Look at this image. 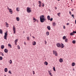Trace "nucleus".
I'll return each mask as SVG.
<instances>
[{
  "label": "nucleus",
  "instance_id": "f257e3e1",
  "mask_svg": "<svg viewBox=\"0 0 76 76\" xmlns=\"http://www.w3.org/2000/svg\"><path fill=\"white\" fill-rule=\"evenodd\" d=\"M40 22H42V23L44 22V21L46 20V19H45V17H44V15L41 16L40 18Z\"/></svg>",
  "mask_w": 76,
  "mask_h": 76
},
{
  "label": "nucleus",
  "instance_id": "f03ea898",
  "mask_svg": "<svg viewBox=\"0 0 76 76\" xmlns=\"http://www.w3.org/2000/svg\"><path fill=\"white\" fill-rule=\"evenodd\" d=\"M27 11L28 13H30L31 12V8L29 7H27Z\"/></svg>",
  "mask_w": 76,
  "mask_h": 76
},
{
  "label": "nucleus",
  "instance_id": "7ed1b4c3",
  "mask_svg": "<svg viewBox=\"0 0 76 76\" xmlns=\"http://www.w3.org/2000/svg\"><path fill=\"white\" fill-rule=\"evenodd\" d=\"M12 30L13 31L14 34H15V32H16V28L15 27V26H13L12 27Z\"/></svg>",
  "mask_w": 76,
  "mask_h": 76
},
{
  "label": "nucleus",
  "instance_id": "20e7f679",
  "mask_svg": "<svg viewBox=\"0 0 76 76\" xmlns=\"http://www.w3.org/2000/svg\"><path fill=\"white\" fill-rule=\"evenodd\" d=\"M7 32H6L5 33V35L4 36V38L5 39H6L7 40Z\"/></svg>",
  "mask_w": 76,
  "mask_h": 76
},
{
  "label": "nucleus",
  "instance_id": "39448f33",
  "mask_svg": "<svg viewBox=\"0 0 76 76\" xmlns=\"http://www.w3.org/2000/svg\"><path fill=\"white\" fill-rule=\"evenodd\" d=\"M58 48H60L61 47V44L60 43H58L56 44Z\"/></svg>",
  "mask_w": 76,
  "mask_h": 76
},
{
  "label": "nucleus",
  "instance_id": "423d86ee",
  "mask_svg": "<svg viewBox=\"0 0 76 76\" xmlns=\"http://www.w3.org/2000/svg\"><path fill=\"white\" fill-rule=\"evenodd\" d=\"M53 53L56 56H57V52H56V51H54V50H53Z\"/></svg>",
  "mask_w": 76,
  "mask_h": 76
},
{
  "label": "nucleus",
  "instance_id": "0eeeda50",
  "mask_svg": "<svg viewBox=\"0 0 76 76\" xmlns=\"http://www.w3.org/2000/svg\"><path fill=\"white\" fill-rule=\"evenodd\" d=\"M13 11L12 10V9H10L9 10V12H10V13L11 14H12L13 13Z\"/></svg>",
  "mask_w": 76,
  "mask_h": 76
},
{
  "label": "nucleus",
  "instance_id": "6e6552de",
  "mask_svg": "<svg viewBox=\"0 0 76 76\" xmlns=\"http://www.w3.org/2000/svg\"><path fill=\"white\" fill-rule=\"evenodd\" d=\"M33 45H36V42L35 41H33L32 42Z\"/></svg>",
  "mask_w": 76,
  "mask_h": 76
},
{
  "label": "nucleus",
  "instance_id": "1a4fd4ad",
  "mask_svg": "<svg viewBox=\"0 0 76 76\" xmlns=\"http://www.w3.org/2000/svg\"><path fill=\"white\" fill-rule=\"evenodd\" d=\"M47 28L48 29V30H49V31L51 30V27H50V26H48L47 27Z\"/></svg>",
  "mask_w": 76,
  "mask_h": 76
},
{
  "label": "nucleus",
  "instance_id": "9d476101",
  "mask_svg": "<svg viewBox=\"0 0 76 76\" xmlns=\"http://www.w3.org/2000/svg\"><path fill=\"white\" fill-rule=\"evenodd\" d=\"M59 62H60V63H62V62H63V59L61 58H60L59 59Z\"/></svg>",
  "mask_w": 76,
  "mask_h": 76
},
{
  "label": "nucleus",
  "instance_id": "9b49d317",
  "mask_svg": "<svg viewBox=\"0 0 76 76\" xmlns=\"http://www.w3.org/2000/svg\"><path fill=\"white\" fill-rule=\"evenodd\" d=\"M47 19L48 20H50V16L49 15H48L47 17Z\"/></svg>",
  "mask_w": 76,
  "mask_h": 76
},
{
  "label": "nucleus",
  "instance_id": "f8f14e48",
  "mask_svg": "<svg viewBox=\"0 0 76 76\" xmlns=\"http://www.w3.org/2000/svg\"><path fill=\"white\" fill-rule=\"evenodd\" d=\"M4 52H5L6 53H7L8 52V50L7 49H5L4 50Z\"/></svg>",
  "mask_w": 76,
  "mask_h": 76
},
{
  "label": "nucleus",
  "instance_id": "ddd939ff",
  "mask_svg": "<svg viewBox=\"0 0 76 76\" xmlns=\"http://www.w3.org/2000/svg\"><path fill=\"white\" fill-rule=\"evenodd\" d=\"M16 19L17 21H19V20H20L19 19V17H17Z\"/></svg>",
  "mask_w": 76,
  "mask_h": 76
},
{
  "label": "nucleus",
  "instance_id": "4468645a",
  "mask_svg": "<svg viewBox=\"0 0 76 76\" xmlns=\"http://www.w3.org/2000/svg\"><path fill=\"white\" fill-rule=\"evenodd\" d=\"M8 46L9 47V48H12L11 45L10 44H8Z\"/></svg>",
  "mask_w": 76,
  "mask_h": 76
},
{
  "label": "nucleus",
  "instance_id": "2eb2a0df",
  "mask_svg": "<svg viewBox=\"0 0 76 76\" xmlns=\"http://www.w3.org/2000/svg\"><path fill=\"white\" fill-rule=\"evenodd\" d=\"M72 66H75V63L74 62H73L72 64Z\"/></svg>",
  "mask_w": 76,
  "mask_h": 76
},
{
  "label": "nucleus",
  "instance_id": "dca6fc26",
  "mask_svg": "<svg viewBox=\"0 0 76 76\" xmlns=\"http://www.w3.org/2000/svg\"><path fill=\"white\" fill-rule=\"evenodd\" d=\"M19 7H17L16 8V11H17V12H19Z\"/></svg>",
  "mask_w": 76,
  "mask_h": 76
},
{
  "label": "nucleus",
  "instance_id": "f3484780",
  "mask_svg": "<svg viewBox=\"0 0 76 76\" xmlns=\"http://www.w3.org/2000/svg\"><path fill=\"white\" fill-rule=\"evenodd\" d=\"M61 48H63L64 47V45L63 44H62L61 45Z\"/></svg>",
  "mask_w": 76,
  "mask_h": 76
},
{
  "label": "nucleus",
  "instance_id": "a211bd4d",
  "mask_svg": "<svg viewBox=\"0 0 76 76\" xmlns=\"http://www.w3.org/2000/svg\"><path fill=\"white\" fill-rule=\"evenodd\" d=\"M4 48V45H1V49H3Z\"/></svg>",
  "mask_w": 76,
  "mask_h": 76
},
{
  "label": "nucleus",
  "instance_id": "6ab92c4d",
  "mask_svg": "<svg viewBox=\"0 0 76 76\" xmlns=\"http://www.w3.org/2000/svg\"><path fill=\"white\" fill-rule=\"evenodd\" d=\"M6 23V27H9V24L7 23V22H5Z\"/></svg>",
  "mask_w": 76,
  "mask_h": 76
},
{
  "label": "nucleus",
  "instance_id": "aec40b11",
  "mask_svg": "<svg viewBox=\"0 0 76 76\" xmlns=\"http://www.w3.org/2000/svg\"><path fill=\"white\" fill-rule=\"evenodd\" d=\"M0 54L1 55V56H4V54L2 52H0Z\"/></svg>",
  "mask_w": 76,
  "mask_h": 76
},
{
  "label": "nucleus",
  "instance_id": "412c9836",
  "mask_svg": "<svg viewBox=\"0 0 76 76\" xmlns=\"http://www.w3.org/2000/svg\"><path fill=\"white\" fill-rule=\"evenodd\" d=\"M4 72H7V68H5L4 69Z\"/></svg>",
  "mask_w": 76,
  "mask_h": 76
},
{
  "label": "nucleus",
  "instance_id": "4be33fe9",
  "mask_svg": "<svg viewBox=\"0 0 76 76\" xmlns=\"http://www.w3.org/2000/svg\"><path fill=\"white\" fill-rule=\"evenodd\" d=\"M9 63H10V64H12V61L11 60H10L9 61Z\"/></svg>",
  "mask_w": 76,
  "mask_h": 76
},
{
  "label": "nucleus",
  "instance_id": "5701e85b",
  "mask_svg": "<svg viewBox=\"0 0 76 76\" xmlns=\"http://www.w3.org/2000/svg\"><path fill=\"white\" fill-rule=\"evenodd\" d=\"M44 64H45V65L46 66L48 65V63H47V61L45 62L44 63Z\"/></svg>",
  "mask_w": 76,
  "mask_h": 76
},
{
  "label": "nucleus",
  "instance_id": "b1692460",
  "mask_svg": "<svg viewBox=\"0 0 76 76\" xmlns=\"http://www.w3.org/2000/svg\"><path fill=\"white\" fill-rule=\"evenodd\" d=\"M33 20H34V22H36V19H35L34 18H33Z\"/></svg>",
  "mask_w": 76,
  "mask_h": 76
},
{
  "label": "nucleus",
  "instance_id": "393cba45",
  "mask_svg": "<svg viewBox=\"0 0 76 76\" xmlns=\"http://www.w3.org/2000/svg\"><path fill=\"white\" fill-rule=\"evenodd\" d=\"M46 34L47 36H48V35H49V32L47 31L46 32Z\"/></svg>",
  "mask_w": 76,
  "mask_h": 76
},
{
  "label": "nucleus",
  "instance_id": "a878e982",
  "mask_svg": "<svg viewBox=\"0 0 76 76\" xmlns=\"http://www.w3.org/2000/svg\"><path fill=\"white\" fill-rule=\"evenodd\" d=\"M18 40V39H15L14 41L15 43H17Z\"/></svg>",
  "mask_w": 76,
  "mask_h": 76
},
{
  "label": "nucleus",
  "instance_id": "bb28decb",
  "mask_svg": "<svg viewBox=\"0 0 76 76\" xmlns=\"http://www.w3.org/2000/svg\"><path fill=\"white\" fill-rule=\"evenodd\" d=\"M56 23H53L52 25L53 26H56Z\"/></svg>",
  "mask_w": 76,
  "mask_h": 76
},
{
  "label": "nucleus",
  "instance_id": "cd10ccee",
  "mask_svg": "<svg viewBox=\"0 0 76 76\" xmlns=\"http://www.w3.org/2000/svg\"><path fill=\"white\" fill-rule=\"evenodd\" d=\"M48 72L49 73V75H51V72H50V71L48 70Z\"/></svg>",
  "mask_w": 76,
  "mask_h": 76
},
{
  "label": "nucleus",
  "instance_id": "c85d7f7f",
  "mask_svg": "<svg viewBox=\"0 0 76 76\" xmlns=\"http://www.w3.org/2000/svg\"><path fill=\"white\" fill-rule=\"evenodd\" d=\"M72 43H73V44H75V43L76 42V41L73 40L72 41Z\"/></svg>",
  "mask_w": 76,
  "mask_h": 76
},
{
  "label": "nucleus",
  "instance_id": "c756f323",
  "mask_svg": "<svg viewBox=\"0 0 76 76\" xmlns=\"http://www.w3.org/2000/svg\"><path fill=\"white\" fill-rule=\"evenodd\" d=\"M17 47L18 48V49L19 50L20 48V46L19 45H17Z\"/></svg>",
  "mask_w": 76,
  "mask_h": 76
},
{
  "label": "nucleus",
  "instance_id": "7c9ffc66",
  "mask_svg": "<svg viewBox=\"0 0 76 76\" xmlns=\"http://www.w3.org/2000/svg\"><path fill=\"white\" fill-rule=\"evenodd\" d=\"M3 57L1 56H0V60H2Z\"/></svg>",
  "mask_w": 76,
  "mask_h": 76
},
{
  "label": "nucleus",
  "instance_id": "2f4dec72",
  "mask_svg": "<svg viewBox=\"0 0 76 76\" xmlns=\"http://www.w3.org/2000/svg\"><path fill=\"white\" fill-rule=\"evenodd\" d=\"M0 34H3V32H2V30L1 29H0Z\"/></svg>",
  "mask_w": 76,
  "mask_h": 76
},
{
  "label": "nucleus",
  "instance_id": "473e14b6",
  "mask_svg": "<svg viewBox=\"0 0 76 76\" xmlns=\"http://www.w3.org/2000/svg\"><path fill=\"white\" fill-rule=\"evenodd\" d=\"M67 41H68V39L67 38H66L65 39V42H67Z\"/></svg>",
  "mask_w": 76,
  "mask_h": 76
},
{
  "label": "nucleus",
  "instance_id": "72a5a7b5",
  "mask_svg": "<svg viewBox=\"0 0 76 76\" xmlns=\"http://www.w3.org/2000/svg\"><path fill=\"white\" fill-rule=\"evenodd\" d=\"M53 70L54 71H55V72H56V69L55 68V67L54 66L53 67Z\"/></svg>",
  "mask_w": 76,
  "mask_h": 76
},
{
  "label": "nucleus",
  "instance_id": "f704fd0d",
  "mask_svg": "<svg viewBox=\"0 0 76 76\" xmlns=\"http://www.w3.org/2000/svg\"><path fill=\"white\" fill-rule=\"evenodd\" d=\"M38 2H39V4H41V1H39Z\"/></svg>",
  "mask_w": 76,
  "mask_h": 76
},
{
  "label": "nucleus",
  "instance_id": "c9c22d12",
  "mask_svg": "<svg viewBox=\"0 0 76 76\" xmlns=\"http://www.w3.org/2000/svg\"><path fill=\"white\" fill-rule=\"evenodd\" d=\"M27 41H29V37H27Z\"/></svg>",
  "mask_w": 76,
  "mask_h": 76
},
{
  "label": "nucleus",
  "instance_id": "e433bc0d",
  "mask_svg": "<svg viewBox=\"0 0 76 76\" xmlns=\"http://www.w3.org/2000/svg\"><path fill=\"white\" fill-rule=\"evenodd\" d=\"M63 39H66V36H64L63 37Z\"/></svg>",
  "mask_w": 76,
  "mask_h": 76
},
{
  "label": "nucleus",
  "instance_id": "4c0bfd02",
  "mask_svg": "<svg viewBox=\"0 0 76 76\" xmlns=\"http://www.w3.org/2000/svg\"><path fill=\"white\" fill-rule=\"evenodd\" d=\"M73 35V33L72 32V33H70V35Z\"/></svg>",
  "mask_w": 76,
  "mask_h": 76
},
{
  "label": "nucleus",
  "instance_id": "58836bf2",
  "mask_svg": "<svg viewBox=\"0 0 76 76\" xmlns=\"http://www.w3.org/2000/svg\"><path fill=\"white\" fill-rule=\"evenodd\" d=\"M57 15L58 16H60V15H60V13H58L57 14Z\"/></svg>",
  "mask_w": 76,
  "mask_h": 76
},
{
  "label": "nucleus",
  "instance_id": "ea45409f",
  "mask_svg": "<svg viewBox=\"0 0 76 76\" xmlns=\"http://www.w3.org/2000/svg\"><path fill=\"white\" fill-rule=\"evenodd\" d=\"M73 34H76V31H73Z\"/></svg>",
  "mask_w": 76,
  "mask_h": 76
},
{
  "label": "nucleus",
  "instance_id": "a19ab883",
  "mask_svg": "<svg viewBox=\"0 0 76 76\" xmlns=\"http://www.w3.org/2000/svg\"><path fill=\"white\" fill-rule=\"evenodd\" d=\"M42 7H44V4L43 3H42Z\"/></svg>",
  "mask_w": 76,
  "mask_h": 76
},
{
  "label": "nucleus",
  "instance_id": "79ce46f5",
  "mask_svg": "<svg viewBox=\"0 0 76 76\" xmlns=\"http://www.w3.org/2000/svg\"><path fill=\"white\" fill-rule=\"evenodd\" d=\"M39 7H41V4H39Z\"/></svg>",
  "mask_w": 76,
  "mask_h": 76
},
{
  "label": "nucleus",
  "instance_id": "37998d69",
  "mask_svg": "<svg viewBox=\"0 0 76 76\" xmlns=\"http://www.w3.org/2000/svg\"><path fill=\"white\" fill-rule=\"evenodd\" d=\"M50 20L51 21H52V20H53V18H51L50 19Z\"/></svg>",
  "mask_w": 76,
  "mask_h": 76
},
{
  "label": "nucleus",
  "instance_id": "c03bdc74",
  "mask_svg": "<svg viewBox=\"0 0 76 76\" xmlns=\"http://www.w3.org/2000/svg\"><path fill=\"white\" fill-rule=\"evenodd\" d=\"M72 17H73V18H74V15L73 14H72Z\"/></svg>",
  "mask_w": 76,
  "mask_h": 76
},
{
  "label": "nucleus",
  "instance_id": "a18cd8bd",
  "mask_svg": "<svg viewBox=\"0 0 76 76\" xmlns=\"http://www.w3.org/2000/svg\"><path fill=\"white\" fill-rule=\"evenodd\" d=\"M9 73H10V74H12V72H11V71H9Z\"/></svg>",
  "mask_w": 76,
  "mask_h": 76
},
{
  "label": "nucleus",
  "instance_id": "49530a36",
  "mask_svg": "<svg viewBox=\"0 0 76 76\" xmlns=\"http://www.w3.org/2000/svg\"><path fill=\"white\" fill-rule=\"evenodd\" d=\"M69 12L70 15H72V13H71V12H70V11H69Z\"/></svg>",
  "mask_w": 76,
  "mask_h": 76
},
{
  "label": "nucleus",
  "instance_id": "de8ad7c7",
  "mask_svg": "<svg viewBox=\"0 0 76 76\" xmlns=\"http://www.w3.org/2000/svg\"><path fill=\"white\" fill-rule=\"evenodd\" d=\"M33 75H34L35 74V72L34 71H33Z\"/></svg>",
  "mask_w": 76,
  "mask_h": 76
},
{
  "label": "nucleus",
  "instance_id": "09e8293b",
  "mask_svg": "<svg viewBox=\"0 0 76 76\" xmlns=\"http://www.w3.org/2000/svg\"><path fill=\"white\" fill-rule=\"evenodd\" d=\"M24 45H26V42H24Z\"/></svg>",
  "mask_w": 76,
  "mask_h": 76
},
{
  "label": "nucleus",
  "instance_id": "8fccbe9b",
  "mask_svg": "<svg viewBox=\"0 0 76 76\" xmlns=\"http://www.w3.org/2000/svg\"><path fill=\"white\" fill-rule=\"evenodd\" d=\"M67 25H69V23H67L66 24Z\"/></svg>",
  "mask_w": 76,
  "mask_h": 76
},
{
  "label": "nucleus",
  "instance_id": "3c124183",
  "mask_svg": "<svg viewBox=\"0 0 76 76\" xmlns=\"http://www.w3.org/2000/svg\"><path fill=\"white\" fill-rule=\"evenodd\" d=\"M7 9H8V10H10V9L9 8V7H8L7 8Z\"/></svg>",
  "mask_w": 76,
  "mask_h": 76
},
{
  "label": "nucleus",
  "instance_id": "603ef678",
  "mask_svg": "<svg viewBox=\"0 0 76 76\" xmlns=\"http://www.w3.org/2000/svg\"><path fill=\"white\" fill-rule=\"evenodd\" d=\"M15 45H17V43H15Z\"/></svg>",
  "mask_w": 76,
  "mask_h": 76
},
{
  "label": "nucleus",
  "instance_id": "864d4df0",
  "mask_svg": "<svg viewBox=\"0 0 76 76\" xmlns=\"http://www.w3.org/2000/svg\"><path fill=\"white\" fill-rule=\"evenodd\" d=\"M32 37L33 38H34V39H35V38L34 36H32Z\"/></svg>",
  "mask_w": 76,
  "mask_h": 76
},
{
  "label": "nucleus",
  "instance_id": "5fc2aeb1",
  "mask_svg": "<svg viewBox=\"0 0 76 76\" xmlns=\"http://www.w3.org/2000/svg\"><path fill=\"white\" fill-rule=\"evenodd\" d=\"M64 29H65V26H63Z\"/></svg>",
  "mask_w": 76,
  "mask_h": 76
},
{
  "label": "nucleus",
  "instance_id": "6e6d98bb",
  "mask_svg": "<svg viewBox=\"0 0 76 76\" xmlns=\"http://www.w3.org/2000/svg\"><path fill=\"white\" fill-rule=\"evenodd\" d=\"M57 7H55V9H56V10H57Z\"/></svg>",
  "mask_w": 76,
  "mask_h": 76
},
{
  "label": "nucleus",
  "instance_id": "4d7b16f0",
  "mask_svg": "<svg viewBox=\"0 0 76 76\" xmlns=\"http://www.w3.org/2000/svg\"><path fill=\"white\" fill-rule=\"evenodd\" d=\"M73 72H74V71H75V69H74V68H73Z\"/></svg>",
  "mask_w": 76,
  "mask_h": 76
},
{
  "label": "nucleus",
  "instance_id": "13d9d810",
  "mask_svg": "<svg viewBox=\"0 0 76 76\" xmlns=\"http://www.w3.org/2000/svg\"><path fill=\"white\" fill-rule=\"evenodd\" d=\"M75 23L76 24V20H75Z\"/></svg>",
  "mask_w": 76,
  "mask_h": 76
},
{
  "label": "nucleus",
  "instance_id": "bf43d9fd",
  "mask_svg": "<svg viewBox=\"0 0 76 76\" xmlns=\"http://www.w3.org/2000/svg\"><path fill=\"white\" fill-rule=\"evenodd\" d=\"M45 44H47V42H46V41H45Z\"/></svg>",
  "mask_w": 76,
  "mask_h": 76
},
{
  "label": "nucleus",
  "instance_id": "052dcab7",
  "mask_svg": "<svg viewBox=\"0 0 76 76\" xmlns=\"http://www.w3.org/2000/svg\"><path fill=\"white\" fill-rule=\"evenodd\" d=\"M71 10H72V11H73V9Z\"/></svg>",
  "mask_w": 76,
  "mask_h": 76
},
{
  "label": "nucleus",
  "instance_id": "680f3d73",
  "mask_svg": "<svg viewBox=\"0 0 76 76\" xmlns=\"http://www.w3.org/2000/svg\"><path fill=\"white\" fill-rule=\"evenodd\" d=\"M73 0H71V1H72Z\"/></svg>",
  "mask_w": 76,
  "mask_h": 76
},
{
  "label": "nucleus",
  "instance_id": "e2e57ef3",
  "mask_svg": "<svg viewBox=\"0 0 76 76\" xmlns=\"http://www.w3.org/2000/svg\"><path fill=\"white\" fill-rule=\"evenodd\" d=\"M60 0H58V1H60Z\"/></svg>",
  "mask_w": 76,
  "mask_h": 76
},
{
  "label": "nucleus",
  "instance_id": "0e129e2a",
  "mask_svg": "<svg viewBox=\"0 0 76 76\" xmlns=\"http://www.w3.org/2000/svg\"><path fill=\"white\" fill-rule=\"evenodd\" d=\"M30 36H31V34H30Z\"/></svg>",
  "mask_w": 76,
  "mask_h": 76
},
{
  "label": "nucleus",
  "instance_id": "69168bd1",
  "mask_svg": "<svg viewBox=\"0 0 76 76\" xmlns=\"http://www.w3.org/2000/svg\"><path fill=\"white\" fill-rule=\"evenodd\" d=\"M4 76H6V75H5Z\"/></svg>",
  "mask_w": 76,
  "mask_h": 76
},
{
  "label": "nucleus",
  "instance_id": "338daca9",
  "mask_svg": "<svg viewBox=\"0 0 76 76\" xmlns=\"http://www.w3.org/2000/svg\"><path fill=\"white\" fill-rule=\"evenodd\" d=\"M50 76H52V75H50Z\"/></svg>",
  "mask_w": 76,
  "mask_h": 76
}]
</instances>
